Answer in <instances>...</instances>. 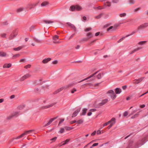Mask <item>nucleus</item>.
<instances>
[{
	"label": "nucleus",
	"instance_id": "obj_1",
	"mask_svg": "<svg viewBox=\"0 0 148 148\" xmlns=\"http://www.w3.org/2000/svg\"><path fill=\"white\" fill-rule=\"evenodd\" d=\"M38 3V2H36L29 3L26 5V8H28L29 10H31L32 8H34L36 6Z\"/></svg>",
	"mask_w": 148,
	"mask_h": 148
},
{
	"label": "nucleus",
	"instance_id": "obj_2",
	"mask_svg": "<svg viewBox=\"0 0 148 148\" xmlns=\"http://www.w3.org/2000/svg\"><path fill=\"white\" fill-rule=\"evenodd\" d=\"M70 10L71 11H74L75 10H80L82 9V7L78 5H72L70 7Z\"/></svg>",
	"mask_w": 148,
	"mask_h": 148
},
{
	"label": "nucleus",
	"instance_id": "obj_3",
	"mask_svg": "<svg viewBox=\"0 0 148 148\" xmlns=\"http://www.w3.org/2000/svg\"><path fill=\"white\" fill-rule=\"evenodd\" d=\"M71 86L72 85L70 84L68 85H66L56 90L55 92H54V94H56L62 90L63 89H66L68 88L69 86Z\"/></svg>",
	"mask_w": 148,
	"mask_h": 148
},
{
	"label": "nucleus",
	"instance_id": "obj_4",
	"mask_svg": "<svg viewBox=\"0 0 148 148\" xmlns=\"http://www.w3.org/2000/svg\"><path fill=\"white\" fill-rule=\"evenodd\" d=\"M19 114L18 112H15L12 113L11 115L9 116L7 118V119H12L13 117L16 116H18Z\"/></svg>",
	"mask_w": 148,
	"mask_h": 148
},
{
	"label": "nucleus",
	"instance_id": "obj_5",
	"mask_svg": "<svg viewBox=\"0 0 148 148\" xmlns=\"http://www.w3.org/2000/svg\"><path fill=\"white\" fill-rule=\"evenodd\" d=\"M144 78V77H142L139 78L138 79H135L133 80V83L135 84H138L141 82Z\"/></svg>",
	"mask_w": 148,
	"mask_h": 148
},
{
	"label": "nucleus",
	"instance_id": "obj_6",
	"mask_svg": "<svg viewBox=\"0 0 148 148\" xmlns=\"http://www.w3.org/2000/svg\"><path fill=\"white\" fill-rule=\"evenodd\" d=\"M17 32H14L11 34L9 38V40H11L13 39L17 35Z\"/></svg>",
	"mask_w": 148,
	"mask_h": 148
},
{
	"label": "nucleus",
	"instance_id": "obj_7",
	"mask_svg": "<svg viewBox=\"0 0 148 148\" xmlns=\"http://www.w3.org/2000/svg\"><path fill=\"white\" fill-rule=\"evenodd\" d=\"M30 75L29 74H27L25 75H24L22 77H21L20 79V81H23L25 79L28 78L30 77Z\"/></svg>",
	"mask_w": 148,
	"mask_h": 148
},
{
	"label": "nucleus",
	"instance_id": "obj_8",
	"mask_svg": "<svg viewBox=\"0 0 148 148\" xmlns=\"http://www.w3.org/2000/svg\"><path fill=\"white\" fill-rule=\"evenodd\" d=\"M80 109L79 108L77 109L73 113L72 115V117H73L76 116L78 113L80 112Z\"/></svg>",
	"mask_w": 148,
	"mask_h": 148
},
{
	"label": "nucleus",
	"instance_id": "obj_9",
	"mask_svg": "<svg viewBox=\"0 0 148 148\" xmlns=\"http://www.w3.org/2000/svg\"><path fill=\"white\" fill-rule=\"evenodd\" d=\"M108 99H105L103 100L101 102L99 103V105L100 106H102L106 104L108 102Z\"/></svg>",
	"mask_w": 148,
	"mask_h": 148
},
{
	"label": "nucleus",
	"instance_id": "obj_10",
	"mask_svg": "<svg viewBox=\"0 0 148 148\" xmlns=\"http://www.w3.org/2000/svg\"><path fill=\"white\" fill-rule=\"evenodd\" d=\"M67 24L69 27L73 29L75 31H76V29L74 25L71 24L69 22L67 23Z\"/></svg>",
	"mask_w": 148,
	"mask_h": 148
},
{
	"label": "nucleus",
	"instance_id": "obj_11",
	"mask_svg": "<svg viewBox=\"0 0 148 148\" xmlns=\"http://www.w3.org/2000/svg\"><path fill=\"white\" fill-rule=\"evenodd\" d=\"M148 26V23H145L138 27V29H139L141 28H145Z\"/></svg>",
	"mask_w": 148,
	"mask_h": 148
},
{
	"label": "nucleus",
	"instance_id": "obj_12",
	"mask_svg": "<svg viewBox=\"0 0 148 148\" xmlns=\"http://www.w3.org/2000/svg\"><path fill=\"white\" fill-rule=\"evenodd\" d=\"M12 64L11 63H5L3 65V68H9L12 66Z\"/></svg>",
	"mask_w": 148,
	"mask_h": 148
},
{
	"label": "nucleus",
	"instance_id": "obj_13",
	"mask_svg": "<svg viewBox=\"0 0 148 148\" xmlns=\"http://www.w3.org/2000/svg\"><path fill=\"white\" fill-rule=\"evenodd\" d=\"M87 110V108H84L82 110V113H81L80 114V115H85L86 114Z\"/></svg>",
	"mask_w": 148,
	"mask_h": 148
},
{
	"label": "nucleus",
	"instance_id": "obj_14",
	"mask_svg": "<svg viewBox=\"0 0 148 148\" xmlns=\"http://www.w3.org/2000/svg\"><path fill=\"white\" fill-rule=\"evenodd\" d=\"M115 120V119L114 118H112L110 121H108V122L105 123L103 125V126L104 127L105 126H106L107 125L109 124L111 122H112L113 121H114Z\"/></svg>",
	"mask_w": 148,
	"mask_h": 148
},
{
	"label": "nucleus",
	"instance_id": "obj_15",
	"mask_svg": "<svg viewBox=\"0 0 148 148\" xmlns=\"http://www.w3.org/2000/svg\"><path fill=\"white\" fill-rule=\"evenodd\" d=\"M97 73V72H96L95 73L93 74L90 75V76H89L88 77L85 78L84 79H83L80 82H81L86 80L87 79H88L91 78V77H93Z\"/></svg>",
	"mask_w": 148,
	"mask_h": 148
},
{
	"label": "nucleus",
	"instance_id": "obj_16",
	"mask_svg": "<svg viewBox=\"0 0 148 148\" xmlns=\"http://www.w3.org/2000/svg\"><path fill=\"white\" fill-rule=\"evenodd\" d=\"M51 60V59L50 58H45L43 60L42 62L44 64H46L49 61H50Z\"/></svg>",
	"mask_w": 148,
	"mask_h": 148
},
{
	"label": "nucleus",
	"instance_id": "obj_17",
	"mask_svg": "<svg viewBox=\"0 0 148 148\" xmlns=\"http://www.w3.org/2000/svg\"><path fill=\"white\" fill-rule=\"evenodd\" d=\"M34 40L37 43H41L42 40H40L37 38L35 36L33 37Z\"/></svg>",
	"mask_w": 148,
	"mask_h": 148
},
{
	"label": "nucleus",
	"instance_id": "obj_18",
	"mask_svg": "<svg viewBox=\"0 0 148 148\" xmlns=\"http://www.w3.org/2000/svg\"><path fill=\"white\" fill-rule=\"evenodd\" d=\"M54 105V104H51L42 107L41 108L42 109L48 108Z\"/></svg>",
	"mask_w": 148,
	"mask_h": 148
},
{
	"label": "nucleus",
	"instance_id": "obj_19",
	"mask_svg": "<svg viewBox=\"0 0 148 148\" xmlns=\"http://www.w3.org/2000/svg\"><path fill=\"white\" fill-rule=\"evenodd\" d=\"M115 93L116 94H119L122 91L121 90L120 88H116L115 89Z\"/></svg>",
	"mask_w": 148,
	"mask_h": 148
},
{
	"label": "nucleus",
	"instance_id": "obj_20",
	"mask_svg": "<svg viewBox=\"0 0 148 148\" xmlns=\"http://www.w3.org/2000/svg\"><path fill=\"white\" fill-rule=\"evenodd\" d=\"M6 53L2 51H0V57H5L6 56Z\"/></svg>",
	"mask_w": 148,
	"mask_h": 148
},
{
	"label": "nucleus",
	"instance_id": "obj_21",
	"mask_svg": "<svg viewBox=\"0 0 148 148\" xmlns=\"http://www.w3.org/2000/svg\"><path fill=\"white\" fill-rule=\"evenodd\" d=\"M49 4V3L46 1H44L41 4V7H45L47 5Z\"/></svg>",
	"mask_w": 148,
	"mask_h": 148
},
{
	"label": "nucleus",
	"instance_id": "obj_22",
	"mask_svg": "<svg viewBox=\"0 0 148 148\" xmlns=\"http://www.w3.org/2000/svg\"><path fill=\"white\" fill-rule=\"evenodd\" d=\"M24 46H19L17 48H13V50L15 51H18L24 47Z\"/></svg>",
	"mask_w": 148,
	"mask_h": 148
},
{
	"label": "nucleus",
	"instance_id": "obj_23",
	"mask_svg": "<svg viewBox=\"0 0 148 148\" xmlns=\"http://www.w3.org/2000/svg\"><path fill=\"white\" fill-rule=\"evenodd\" d=\"M142 48H140V47H138L136 49H134V50H132V51H131L130 54H131L132 53H134V52L139 50L141 49Z\"/></svg>",
	"mask_w": 148,
	"mask_h": 148
},
{
	"label": "nucleus",
	"instance_id": "obj_24",
	"mask_svg": "<svg viewBox=\"0 0 148 148\" xmlns=\"http://www.w3.org/2000/svg\"><path fill=\"white\" fill-rule=\"evenodd\" d=\"M142 48H140V47H138L136 49H134V50H132V51H131L130 54H131L132 53H134V52L139 50L141 49Z\"/></svg>",
	"mask_w": 148,
	"mask_h": 148
},
{
	"label": "nucleus",
	"instance_id": "obj_25",
	"mask_svg": "<svg viewBox=\"0 0 148 148\" xmlns=\"http://www.w3.org/2000/svg\"><path fill=\"white\" fill-rule=\"evenodd\" d=\"M34 130H29V131L25 132L24 134H25V135H27L29 134H30L32 132L34 131Z\"/></svg>",
	"mask_w": 148,
	"mask_h": 148
},
{
	"label": "nucleus",
	"instance_id": "obj_26",
	"mask_svg": "<svg viewBox=\"0 0 148 148\" xmlns=\"http://www.w3.org/2000/svg\"><path fill=\"white\" fill-rule=\"evenodd\" d=\"M70 141V139H67L65 141H62V143H63L60 146H61L62 145H64L67 144V143Z\"/></svg>",
	"mask_w": 148,
	"mask_h": 148
},
{
	"label": "nucleus",
	"instance_id": "obj_27",
	"mask_svg": "<svg viewBox=\"0 0 148 148\" xmlns=\"http://www.w3.org/2000/svg\"><path fill=\"white\" fill-rule=\"evenodd\" d=\"M114 26H111L109 28H108L107 29V31H109L110 30H111L112 31H114V30H116V29H114Z\"/></svg>",
	"mask_w": 148,
	"mask_h": 148
},
{
	"label": "nucleus",
	"instance_id": "obj_28",
	"mask_svg": "<svg viewBox=\"0 0 148 148\" xmlns=\"http://www.w3.org/2000/svg\"><path fill=\"white\" fill-rule=\"evenodd\" d=\"M44 23L46 24H50L53 23V21L48 20H45L44 21Z\"/></svg>",
	"mask_w": 148,
	"mask_h": 148
},
{
	"label": "nucleus",
	"instance_id": "obj_29",
	"mask_svg": "<svg viewBox=\"0 0 148 148\" xmlns=\"http://www.w3.org/2000/svg\"><path fill=\"white\" fill-rule=\"evenodd\" d=\"M110 123H111L110 124V125L108 127V129H110L112 126L115 124V120L114 121H113L112 122Z\"/></svg>",
	"mask_w": 148,
	"mask_h": 148
},
{
	"label": "nucleus",
	"instance_id": "obj_30",
	"mask_svg": "<svg viewBox=\"0 0 148 148\" xmlns=\"http://www.w3.org/2000/svg\"><path fill=\"white\" fill-rule=\"evenodd\" d=\"M110 97L113 100L116 97V95L115 94L114 92V94H111L110 95Z\"/></svg>",
	"mask_w": 148,
	"mask_h": 148
},
{
	"label": "nucleus",
	"instance_id": "obj_31",
	"mask_svg": "<svg viewBox=\"0 0 148 148\" xmlns=\"http://www.w3.org/2000/svg\"><path fill=\"white\" fill-rule=\"evenodd\" d=\"M105 6L110 7L111 5V3L108 1H106V3L104 4Z\"/></svg>",
	"mask_w": 148,
	"mask_h": 148
},
{
	"label": "nucleus",
	"instance_id": "obj_32",
	"mask_svg": "<svg viewBox=\"0 0 148 148\" xmlns=\"http://www.w3.org/2000/svg\"><path fill=\"white\" fill-rule=\"evenodd\" d=\"M140 143V141H138V142L136 144V145L137 146V148L139 147V146L143 145V144H144V143Z\"/></svg>",
	"mask_w": 148,
	"mask_h": 148
},
{
	"label": "nucleus",
	"instance_id": "obj_33",
	"mask_svg": "<svg viewBox=\"0 0 148 148\" xmlns=\"http://www.w3.org/2000/svg\"><path fill=\"white\" fill-rule=\"evenodd\" d=\"M89 39V38H84L80 40V42L84 41L86 42Z\"/></svg>",
	"mask_w": 148,
	"mask_h": 148
},
{
	"label": "nucleus",
	"instance_id": "obj_34",
	"mask_svg": "<svg viewBox=\"0 0 148 148\" xmlns=\"http://www.w3.org/2000/svg\"><path fill=\"white\" fill-rule=\"evenodd\" d=\"M25 134H24V133H23L20 136H18L16 137L15 138H14V139H19L20 138H21V137H22L23 136H24Z\"/></svg>",
	"mask_w": 148,
	"mask_h": 148
},
{
	"label": "nucleus",
	"instance_id": "obj_35",
	"mask_svg": "<svg viewBox=\"0 0 148 148\" xmlns=\"http://www.w3.org/2000/svg\"><path fill=\"white\" fill-rule=\"evenodd\" d=\"M136 32H137V31H133L132 32H131L130 34L127 35L125 36V37H128L129 36H130L131 35H132L134 34L135 33H136Z\"/></svg>",
	"mask_w": 148,
	"mask_h": 148
},
{
	"label": "nucleus",
	"instance_id": "obj_36",
	"mask_svg": "<svg viewBox=\"0 0 148 148\" xmlns=\"http://www.w3.org/2000/svg\"><path fill=\"white\" fill-rule=\"evenodd\" d=\"M52 120H51V119H50L49 121V122L47 123V124H46L44 126V127H46L49 125L50 124H51V123L53 122L52 121Z\"/></svg>",
	"mask_w": 148,
	"mask_h": 148
},
{
	"label": "nucleus",
	"instance_id": "obj_37",
	"mask_svg": "<svg viewBox=\"0 0 148 148\" xmlns=\"http://www.w3.org/2000/svg\"><path fill=\"white\" fill-rule=\"evenodd\" d=\"M84 121V120L82 119H80L77 121V123L78 124H82Z\"/></svg>",
	"mask_w": 148,
	"mask_h": 148
},
{
	"label": "nucleus",
	"instance_id": "obj_38",
	"mask_svg": "<svg viewBox=\"0 0 148 148\" xmlns=\"http://www.w3.org/2000/svg\"><path fill=\"white\" fill-rule=\"evenodd\" d=\"M120 24H118V23L115 24L114 25V29H117V27L120 26Z\"/></svg>",
	"mask_w": 148,
	"mask_h": 148
},
{
	"label": "nucleus",
	"instance_id": "obj_39",
	"mask_svg": "<svg viewBox=\"0 0 148 148\" xmlns=\"http://www.w3.org/2000/svg\"><path fill=\"white\" fill-rule=\"evenodd\" d=\"M20 56L19 54H17L14 55L12 57V59H14L16 57H18Z\"/></svg>",
	"mask_w": 148,
	"mask_h": 148
},
{
	"label": "nucleus",
	"instance_id": "obj_40",
	"mask_svg": "<svg viewBox=\"0 0 148 148\" xmlns=\"http://www.w3.org/2000/svg\"><path fill=\"white\" fill-rule=\"evenodd\" d=\"M87 36H88L87 38H89V39L92 37V34L90 33H88L87 34Z\"/></svg>",
	"mask_w": 148,
	"mask_h": 148
},
{
	"label": "nucleus",
	"instance_id": "obj_41",
	"mask_svg": "<svg viewBox=\"0 0 148 148\" xmlns=\"http://www.w3.org/2000/svg\"><path fill=\"white\" fill-rule=\"evenodd\" d=\"M114 91L112 90H108L107 92V94H114Z\"/></svg>",
	"mask_w": 148,
	"mask_h": 148
},
{
	"label": "nucleus",
	"instance_id": "obj_42",
	"mask_svg": "<svg viewBox=\"0 0 148 148\" xmlns=\"http://www.w3.org/2000/svg\"><path fill=\"white\" fill-rule=\"evenodd\" d=\"M64 131V128H62L60 129V130L59 131V133L62 134L63 133Z\"/></svg>",
	"mask_w": 148,
	"mask_h": 148
},
{
	"label": "nucleus",
	"instance_id": "obj_43",
	"mask_svg": "<svg viewBox=\"0 0 148 148\" xmlns=\"http://www.w3.org/2000/svg\"><path fill=\"white\" fill-rule=\"evenodd\" d=\"M25 107V106L24 105H21L18 106V107L19 110H21L23 109Z\"/></svg>",
	"mask_w": 148,
	"mask_h": 148
},
{
	"label": "nucleus",
	"instance_id": "obj_44",
	"mask_svg": "<svg viewBox=\"0 0 148 148\" xmlns=\"http://www.w3.org/2000/svg\"><path fill=\"white\" fill-rule=\"evenodd\" d=\"M58 36L57 35H56L53 37V39L55 41H56L58 39Z\"/></svg>",
	"mask_w": 148,
	"mask_h": 148
},
{
	"label": "nucleus",
	"instance_id": "obj_45",
	"mask_svg": "<svg viewBox=\"0 0 148 148\" xmlns=\"http://www.w3.org/2000/svg\"><path fill=\"white\" fill-rule=\"evenodd\" d=\"M126 16V14L125 13H123L122 14H119V16L120 17H123L125 16Z\"/></svg>",
	"mask_w": 148,
	"mask_h": 148
},
{
	"label": "nucleus",
	"instance_id": "obj_46",
	"mask_svg": "<svg viewBox=\"0 0 148 148\" xmlns=\"http://www.w3.org/2000/svg\"><path fill=\"white\" fill-rule=\"evenodd\" d=\"M102 14H100L99 15L95 16V18L97 19H99L102 16Z\"/></svg>",
	"mask_w": 148,
	"mask_h": 148
},
{
	"label": "nucleus",
	"instance_id": "obj_47",
	"mask_svg": "<svg viewBox=\"0 0 148 148\" xmlns=\"http://www.w3.org/2000/svg\"><path fill=\"white\" fill-rule=\"evenodd\" d=\"M125 37H123L122 38H121L117 42L118 43H120V42H121V41H122L125 38Z\"/></svg>",
	"mask_w": 148,
	"mask_h": 148
},
{
	"label": "nucleus",
	"instance_id": "obj_48",
	"mask_svg": "<svg viewBox=\"0 0 148 148\" xmlns=\"http://www.w3.org/2000/svg\"><path fill=\"white\" fill-rule=\"evenodd\" d=\"M64 120V119H60V121H59L58 123V125H59L61 123H62Z\"/></svg>",
	"mask_w": 148,
	"mask_h": 148
},
{
	"label": "nucleus",
	"instance_id": "obj_49",
	"mask_svg": "<svg viewBox=\"0 0 148 148\" xmlns=\"http://www.w3.org/2000/svg\"><path fill=\"white\" fill-rule=\"evenodd\" d=\"M6 34L5 33H3L1 34V36L3 38H6Z\"/></svg>",
	"mask_w": 148,
	"mask_h": 148
},
{
	"label": "nucleus",
	"instance_id": "obj_50",
	"mask_svg": "<svg viewBox=\"0 0 148 148\" xmlns=\"http://www.w3.org/2000/svg\"><path fill=\"white\" fill-rule=\"evenodd\" d=\"M91 29H92V28L91 27H88V28H86L85 29V32H88V31H90Z\"/></svg>",
	"mask_w": 148,
	"mask_h": 148
},
{
	"label": "nucleus",
	"instance_id": "obj_51",
	"mask_svg": "<svg viewBox=\"0 0 148 148\" xmlns=\"http://www.w3.org/2000/svg\"><path fill=\"white\" fill-rule=\"evenodd\" d=\"M23 9L22 8H20L18 9L17 10V12H19L23 10Z\"/></svg>",
	"mask_w": 148,
	"mask_h": 148
},
{
	"label": "nucleus",
	"instance_id": "obj_52",
	"mask_svg": "<svg viewBox=\"0 0 148 148\" xmlns=\"http://www.w3.org/2000/svg\"><path fill=\"white\" fill-rule=\"evenodd\" d=\"M139 113H137V114H135L134 115L132 116L131 117V119H134V118H135V117H137V116H138V115H139Z\"/></svg>",
	"mask_w": 148,
	"mask_h": 148
},
{
	"label": "nucleus",
	"instance_id": "obj_53",
	"mask_svg": "<svg viewBox=\"0 0 148 148\" xmlns=\"http://www.w3.org/2000/svg\"><path fill=\"white\" fill-rule=\"evenodd\" d=\"M146 42L145 41H142L139 42L138 43V44L140 45H143L145 44V42Z\"/></svg>",
	"mask_w": 148,
	"mask_h": 148
},
{
	"label": "nucleus",
	"instance_id": "obj_54",
	"mask_svg": "<svg viewBox=\"0 0 148 148\" xmlns=\"http://www.w3.org/2000/svg\"><path fill=\"white\" fill-rule=\"evenodd\" d=\"M31 65L29 64H28L25 66V68L26 69L29 68L31 67Z\"/></svg>",
	"mask_w": 148,
	"mask_h": 148
},
{
	"label": "nucleus",
	"instance_id": "obj_55",
	"mask_svg": "<svg viewBox=\"0 0 148 148\" xmlns=\"http://www.w3.org/2000/svg\"><path fill=\"white\" fill-rule=\"evenodd\" d=\"M97 77L99 79H100L101 78V75L100 73L99 74L97 75Z\"/></svg>",
	"mask_w": 148,
	"mask_h": 148
},
{
	"label": "nucleus",
	"instance_id": "obj_56",
	"mask_svg": "<svg viewBox=\"0 0 148 148\" xmlns=\"http://www.w3.org/2000/svg\"><path fill=\"white\" fill-rule=\"evenodd\" d=\"M96 111V109L95 108H93L90 109L89 110V111L92 112H94Z\"/></svg>",
	"mask_w": 148,
	"mask_h": 148
},
{
	"label": "nucleus",
	"instance_id": "obj_57",
	"mask_svg": "<svg viewBox=\"0 0 148 148\" xmlns=\"http://www.w3.org/2000/svg\"><path fill=\"white\" fill-rule=\"evenodd\" d=\"M128 114V113L127 111H125L123 114V115L124 116H127Z\"/></svg>",
	"mask_w": 148,
	"mask_h": 148
},
{
	"label": "nucleus",
	"instance_id": "obj_58",
	"mask_svg": "<svg viewBox=\"0 0 148 148\" xmlns=\"http://www.w3.org/2000/svg\"><path fill=\"white\" fill-rule=\"evenodd\" d=\"M57 137H54L53 138L51 139V140H52L53 141V142L55 141L57 139Z\"/></svg>",
	"mask_w": 148,
	"mask_h": 148
},
{
	"label": "nucleus",
	"instance_id": "obj_59",
	"mask_svg": "<svg viewBox=\"0 0 148 148\" xmlns=\"http://www.w3.org/2000/svg\"><path fill=\"white\" fill-rule=\"evenodd\" d=\"M134 2V0H129V3L130 4H133Z\"/></svg>",
	"mask_w": 148,
	"mask_h": 148
},
{
	"label": "nucleus",
	"instance_id": "obj_60",
	"mask_svg": "<svg viewBox=\"0 0 148 148\" xmlns=\"http://www.w3.org/2000/svg\"><path fill=\"white\" fill-rule=\"evenodd\" d=\"M101 134V131L100 130H98L97 131V135H99Z\"/></svg>",
	"mask_w": 148,
	"mask_h": 148
},
{
	"label": "nucleus",
	"instance_id": "obj_61",
	"mask_svg": "<svg viewBox=\"0 0 148 148\" xmlns=\"http://www.w3.org/2000/svg\"><path fill=\"white\" fill-rule=\"evenodd\" d=\"M76 122L77 123V121L76 120H74V121H71L70 122V123L71 124H73V123H75Z\"/></svg>",
	"mask_w": 148,
	"mask_h": 148
},
{
	"label": "nucleus",
	"instance_id": "obj_62",
	"mask_svg": "<svg viewBox=\"0 0 148 148\" xmlns=\"http://www.w3.org/2000/svg\"><path fill=\"white\" fill-rule=\"evenodd\" d=\"M52 63L53 64H57L58 63V61L56 60H54L52 62Z\"/></svg>",
	"mask_w": 148,
	"mask_h": 148
},
{
	"label": "nucleus",
	"instance_id": "obj_63",
	"mask_svg": "<svg viewBox=\"0 0 148 148\" xmlns=\"http://www.w3.org/2000/svg\"><path fill=\"white\" fill-rule=\"evenodd\" d=\"M119 1V0H113L112 2L113 3H117Z\"/></svg>",
	"mask_w": 148,
	"mask_h": 148
},
{
	"label": "nucleus",
	"instance_id": "obj_64",
	"mask_svg": "<svg viewBox=\"0 0 148 148\" xmlns=\"http://www.w3.org/2000/svg\"><path fill=\"white\" fill-rule=\"evenodd\" d=\"M92 114V113L91 112H88L87 113V116H90Z\"/></svg>",
	"mask_w": 148,
	"mask_h": 148
}]
</instances>
